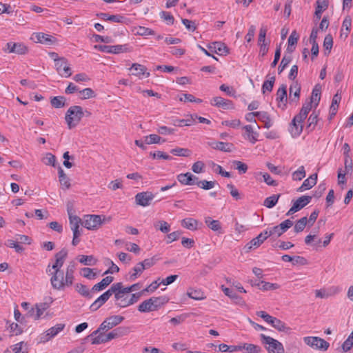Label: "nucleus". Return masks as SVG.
Returning a JSON list of instances; mask_svg holds the SVG:
<instances>
[{"instance_id": "35", "label": "nucleus", "mask_w": 353, "mask_h": 353, "mask_svg": "<svg viewBox=\"0 0 353 353\" xmlns=\"http://www.w3.org/2000/svg\"><path fill=\"white\" fill-rule=\"evenodd\" d=\"M138 310L141 312H150L156 311L150 298L145 300L141 304H139L138 306Z\"/></svg>"}, {"instance_id": "62", "label": "nucleus", "mask_w": 353, "mask_h": 353, "mask_svg": "<svg viewBox=\"0 0 353 353\" xmlns=\"http://www.w3.org/2000/svg\"><path fill=\"white\" fill-rule=\"evenodd\" d=\"M260 283L261 284L260 290L263 291L274 290L279 288V285L276 283H272L263 281H260Z\"/></svg>"}, {"instance_id": "30", "label": "nucleus", "mask_w": 353, "mask_h": 353, "mask_svg": "<svg viewBox=\"0 0 353 353\" xmlns=\"http://www.w3.org/2000/svg\"><path fill=\"white\" fill-rule=\"evenodd\" d=\"M114 278L111 276H108L103 278L99 283L95 284L92 290L94 292L101 291L108 286L112 281Z\"/></svg>"}, {"instance_id": "42", "label": "nucleus", "mask_w": 353, "mask_h": 353, "mask_svg": "<svg viewBox=\"0 0 353 353\" xmlns=\"http://www.w3.org/2000/svg\"><path fill=\"white\" fill-rule=\"evenodd\" d=\"M258 119L264 123V127L270 128L272 125V121L270 115L266 112H258Z\"/></svg>"}, {"instance_id": "64", "label": "nucleus", "mask_w": 353, "mask_h": 353, "mask_svg": "<svg viewBox=\"0 0 353 353\" xmlns=\"http://www.w3.org/2000/svg\"><path fill=\"white\" fill-rule=\"evenodd\" d=\"M93 270V269L89 268H83L81 270V274L86 279H94L96 277V274Z\"/></svg>"}, {"instance_id": "40", "label": "nucleus", "mask_w": 353, "mask_h": 353, "mask_svg": "<svg viewBox=\"0 0 353 353\" xmlns=\"http://www.w3.org/2000/svg\"><path fill=\"white\" fill-rule=\"evenodd\" d=\"M152 303L154 307L155 310H158L161 307H162L163 305L166 304L169 299L165 296H152L150 298Z\"/></svg>"}, {"instance_id": "26", "label": "nucleus", "mask_w": 353, "mask_h": 353, "mask_svg": "<svg viewBox=\"0 0 353 353\" xmlns=\"http://www.w3.org/2000/svg\"><path fill=\"white\" fill-rule=\"evenodd\" d=\"M303 121H299L298 119L297 121L295 120V117L293 118L290 125V132L293 137H299L301 133L303 131Z\"/></svg>"}, {"instance_id": "63", "label": "nucleus", "mask_w": 353, "mask_h": 353, "mask_svg": "<svg viewBox=\"0 0 353 353\" xmlns=\"http://www.w3.org/2000/svg\"><path fill=\"white\" fill-rule=\"evenodd\" d=\"M12 352L14 353H28V349L23 342H20L12 346Z\"/></svg>"}, {"instance_id": "24", "label": "nucleus", "mask_w": 353, "mask_h": 353, "mask_svg": "<svg viewBox=\"0 0 353 353\" xmlns=\"http://www.w3.org/2000/svg\"><path fill=\"white\" fill-rule=\"evenodd\" d=\"M243 129L245 130L243 137L250 143L254 144L258 141L259 133L254 130L251 125H246L243 126Z\"/></svg>"}, {"instance_id": "8", "label": "nucleus", "mask_w": 353, "mask_h": 353, "mask_svg": "<svg viewBox=\"0 0 353 353\" xmlns=\"http://www.w3.org/2000/svg\"><path fill=\"white\" fill-rule=\"evenodd\" d=\"M95 48L101 52L112 54H119L131 51L128 44L116 46L99 45L95 46Z\"/></svg>"}, {"instance_id": "21", "label": "nucleus", "mask_w": 353, "mask_h": 353, "mask_svg": "<svg viewBox=\"0 0 353 353\" xmlns=\"http://www.w3.org/2000/svg\"><path fill=\"white\" fill-rule=\"evenodd\" d=\"M177 180L180 183L185 185H193L196 184L199 178L190 172L181 173L177 175Z\"/></svg>"}, {"instance_id": "54", "label": "nucleus", "mask_w": 353, "mask_h": 353, "mask_svg": "<svg viewBox=\"0 0 353 353\" xmlns=\"http://www.w3.org/2000/svg\"><path fill=\"white\" fill-rule=\"evenodd\" d=\"M275 81V77H271L265 80L262 85V92L265 93L266 91L271 92L273 89Z\"/></svg>"}, {"instance_id": "45", "label": "nucleus", "mask_w": 353, "mask_h": 353, "mask_svg": "<svg viewBox=\"0 0 353 353\" xmlns=\"http://www.w3.org/2000/svg\"><path fill=\"white\" fill-rule=\"evenodd\" d=\"M76 270V263L74 262H71L70 264L67 266L65 269V274H66V280L68 281H73L74 280V274Z\"/></svg>"}, {"instance_id": "14", "label": "nucleus", "mask_w": 353, "mask_h": 353, "mask_svg": "<svg viewBox=\"0 0 353 353\" xmlns=\"http://www.w3.org/2000/svg\"><path fill=\"white\" fill-rule=\"evenodd\" d=\"M276 100L278 102L279 108H281L282 110H285L286 108L287 102L289 101V97L288 98L287 94L286 85L282 84L280 86L276 92Z\"/></svg>"}, {"instance_id": "5", "label": "nucleus", "mask_w": 353, "mask_h": 353, "mask_svg": "<svg viewBox=\"0 0 353 353\" xmlns=\"http://www.w3.org/2000/svg\"><path fill=\"white\" fill-rule=\"evenodd\" d=\"M260 336L263 343L266 345V349L269 353H284L283 346L279 341L263 334Z\"/></svg>"}, {"instance_id": "13", "label": "nucleus", "mask_w": 353, "mask_h": 353, "mask_svg": "<svg viewBox=\"0 0 353 353\" xmlns=\"http://www.w3.org/2000/svg\"><path fill=\"white\" fill-rule=\"evenodd\" d=\"M31 39L36 43L44 45H52L56 42V38L52 35L43 32H34L31 37Z\"/></svg>"}, {"instance_id": "12", "label": "nucleus", "mask_w": 353, "mask_h": 353, "mask_svg": "<svg viewBox=\"0 0 353 353\" xmlns=\"http://www.w3.org/2000/svg\"><path fill=\"white\" fill-rule=\"evenodd\" d=\"M312 200V196H301L296 201L293 202V205L291 208L286 213L287 216H290L293 214L294 213L301 210L305 206H306L308 203H310Z\"/></svg>"}, {"instance_id": "50", "label": "nucleus", "mask_w": 353, "mask_h": 353, "mask_svg": "<svg viewBox=\"0 0 353 353\" xmlns=\"http://www.w3.org/2000/svg\"><path fill=\"white\" fill-rule=\"evenodd\" d=\"M65 98L62 96L54 97L51 99V104L56 108H60L65 106Z\"/></svg>"}, {"instance_id": "25", "label": "nucleus", "mask_w": 353, "mask_h": 353, "mask_svg": "<svg viewBox=\"0 0 353 353\" xmlns=\"http://www.w3.org/2000/svg\"><path fill=\"white\" fill-rule=\"evenodd\" d=\"M209 49L219 55H226L229 53L228 47L221 42H214L208 46Z\"/></svg>"}, {"instance_id": "49", "label": "nucleus", "mask_w": 353, "mask_h": 353, "mask_svg": "<svg viewBox=\"0 0 353 353\" xmlns=\"http://www.w3.org/2000/svg\"><path fill=\"white\" fill-rule=\"evenodd\" d=\"M79 261L81 263L85 265H94L97 263V260L92 255H80Z\"/></svg>"}, {"instance_id": "58", "label": "nucleus", "mask_w": 353, "mask_h": 353, "mask_svg": "<svg viewBox=\"0 0 353 353\" xmlns=\"http://www.w3.org/2000/svg\"><path fill=\"white\" fill-rule=\"evenodd\" d=\"M270 324L279 331H285L286 329L285 323L276 317L273 318L272 323Z\"/></svg>"}, {"instance_id": "19", "label": "nucleus", "mask_w": 353, "mask_h": 353, "mask_svg": "<svg viewBox=\"0 0 353 353\" xmlns=\"http://www.w3.org/2000/svg\"><path fill=\"white\" fill-rule=\"evenodd\" d=\"M293 225V221L286 219L279 225L271 228L275 237H279Z\"/></svg>"}, {"instance_id": "34", "label": "nucleus", "mask_w": 353, "mask_h": 353, "mask_svg": "<svg viewBox=\"0 0 353 353\" xmlns=\"http://www.w3.org/2000/svg\"><path fill=\"white\" fill-rule=\"evenodd\" d=\"M221 289L224 294L233 300L236 303L240 304L243 302L241 297L237 295L233 290L226 288L224 285L221 286Z\"/></svg>"}, {"instance_id": "33", "label": "nucleus", "mask_w": 353, "mask_h": 353, "mask_svg": "<svg viewBox=\"0 0 353 353\" xmlns=\"http://www.w3.org/2000/svg\"><path fill=\"white\" fill-rule=\"evenodd\" d=\"M205 223L212 230L222 233L221 224L219 220H212L211 217L208 216L205 219Z\"/></svg>"}, {"instance_id": "22", "label": "nucleus", "mask_w": 353, "mask_h": 353, "mask_svg": "<svg viewBox=\"0 0 353 353\" xmlns=\"http://www.w3.org/2000/svg\"><path fill=\"white\" fill-rule=\"evenodd\" d=\"M68 255V251L65 249H62L61 251L55 254V262L52 265V269L54 272L61 270L65 259Z\"/></svg>"}, {"instance_id": "9", "label": "nucleus", "mask_w": 353, "mask_h": 353, "mask_svg": "<svg viewBox=\"0 0 353 353\" xmlns=\"http://www.w3.org/2000/svg\"><path fill=\"white\" fill-rule=\"evenodd\" d=\"M6 53H15L17 54H25L28 52V47L23 43L8 42L3 49Z\"/></svg>"}, {"instance_id": "60", "label": "nucleus", "mask_w": 353, "mask_h": 353, "mask_svg": "<svg viewBox=\"0 0 353 353\" xmlns=\"http://www.w3.org/2000/svg\"><path fill=\"white\" fill-rule=\"evenodd\" d=\"M70 224L71 230L79 229L81 223V219L77 216H70Z\"/></svg>"}, {"instance_id": "4", "label": "nucleus", "mask_w": 353, "mask_h": 353, "mask_svg": "<svg viewBox=\"0 0 353 353\" xmlns=\"http://www.w3.org/2000/svg\"><path fill=\"white\" fill-rule=\"evenodd\" d=\"M112 294L114 295L117 305L120 307H128V296L127 292L123 290L122 283H115L111 285V296Z\"/></svg>"}, {"instance_id": "48", "label": "nucleus", "mask_w": 353, "mask_h": 353, "mask_svg": "<svg viewBox=\"0 0 353 353\" xmlns=\"http://www.w3.org/2000/svg\"><path fill=\"white\" fill-rule=\"evenodd\" d=\"M170 153L178 157H189L191 151L188 148H176L170 150Z\"/></svg>"}, {"instance_id": "20", "label": "nucleus", "mask_w": 353, "mask_h": 353, "mask_svg": "<svg viewBox=\"0 0 353 353\" xmlns=\"http://www.w3.org/2000/svg\"><path fill=\"white\" fill-rule=\"evenodd\" d=\"M210 104L223 110L233 109L234 105L232 101L223 99L221 97H213L210 101Z\"/></svg>"}, {"instance_id": "15", "label": "nucleus", "mask_w": 353, "mask_h": 353, "mask_svg": "<svg viewBox=\"0 0 353 353\" xmlns=\"http://www.w3.org/2000/svg\"><path fill=\"white\" fill-rule=\"evenodd\" d=\"M289 103L296 105L299 101L301 94V85L297 81H294L289 89Z\"/></svg>"}, {"instance_id": "39", "label": "nucleus", "mask_w": 353, "mask_h": 353, "mask_svg": "<svg viewBox=\"0 0 353 353\" xmlns=\"http://www.w3.org/2000/svg\"><path fill=\"white\" fill-rule=\"evenodd\" d=\"M58 174L61 187L68 189L70 187V179L64 173L63 170L61 167H59L58 169Z\"/></svg>"}, {"instance_id": "36", "label": "nucleus", "mask_w": 353, "mask_h": 353, "mask_svg": "<svg viewBox=\"0 0 353 353\" xmlns=\"http://www.w3.org/2000/svg\"><path fill=\"white\" fill-rule=\"evenodd\" d=\"M299 39V34L294 30L290 35L288 41L287 51L292 52L295 50V45L296 44Z\"/></svg>"}, {"instance_id": "59", "label": "nucleus", "mask_w": 353, "mask_h": 353, "mask_svg": "<svg viewBox=\"0 0 353 353\" xmlns=\"http://www.w3.org/2000/svg\"><path fill=\"white\" fill-rule=\"evenodd\" d=\"M194 122V119H193V117L191 116L189 119H177L174 121V125L175 126L182 127V126H190L192 125Z\"/></svg>"}, {"instance_id": "47", "label": "nucleus", "mask_w": 353, "mask_h": 353, "mask_svg": "<svg viewBox=\"0 0 353 353\" xmlns=\"http://www.w3.org/2000/svg\"><path fill=\"white\" fill-rule=\"evenodd\" d=\"M279 197L280 194H273L272 196L267 197L264 200L263 205L268 208H272L276 204Z\"/></svg>"}, {"instance_id": "31", "label": "nucleus", "mask_w": 353, "mask_h": 353, "mask_svg": "<svg viewBox=\"0 0 353 353\" xmlns=\"http://www.w3.org/2000/svg\"><path fill=\"white\" fill-rule=\"evenodd\" d=\"M312 107V104L311 103H310V102L305 103L303 105L300 112L295 116V120L297 121L298 119H299V121H304L306 119L307 114L311 110Z\"/></svg>"}, {"instance_id": "55", "label": "nucleus", "mask_w": 353, "mask_h": 353, "mask_svg": "<svg viewBox=\"0 0 353 353\" xmlns=\"http://www.w3.org/2000/svg\"><path fill=\"white\" fill-rule=\"evenodd\" d=\"M305 176V170L303 165L300 166L297 170L294 171L292 177L294 181H301Z\"/></svg>"}, {"instance_id": "27", "label": "nucleus", "mask_w": 353, "mask_h": 353, "mask_svg": "<svg viewBox=\"0 0 353 353\" xmlns=\"http://www.w3.org/2000/svg\"><path fill=\"white\" fill-rule=\"evenodd\" d=\"M317 181V174H313L309 178L304 180L302 185L298 188L299 192H303L307 190L311 189L314 186Z\"/></svg>"}, {"instance_id": "44", "label": "nucleus", "mask_w": 353, "mask_h": 353, "mask_svg": "<svg viewBox=\"0 0 353 353\" xmlns=\"http://www.w3.org/2000/svg\"><path fill=\"white\" fill-rule=\"evenodd\" d=\"M263 237L261 234H259L256 237L252 239L249 243H247L246 247L248 250L253 248H256L259 247L264 242Z\"/></svg>"}, {"instance_id": "11", "label": "nucleus", "mask_w": 353, "mask_h": 353, "mask_svg": "<svg viewBox=\"0 0 353 353\" xmlns=\"http://www.w3.org/2000/svg\"><path fill=\"white\" fill-rule=\"evenodd\" d=\"M54 62L56 69L61 77L67 78L72 75L71 68L65 59H54Z\"/></svg>"}, {"instance_id": "37", "label": "nucleus", "mask_w": 353, "mask_h": 353, "mask_svg": "<svg viewBox=\"0 0 353 353\" xmlns=\"http://www.w3.org/2000/svg\"><path fill=\"white\" fill-rule=\"evenodd\" d=\"M181 225L190 230H196L198 226V221L192 218H185L181 221Z\"/></svg>"}, {"instance_id": "41", "label": "nucleus", "mask_w": 353, "mask_h": 353, "mask_svg": "<svg viewBox=\"0 0 353 353\" xmlns=\"http://www.w3.org/2000/svg\"><path fill=\"white\" fill-rule=\"evenodd\" d=\"M145 270L144 265L143 266L141 262L136 264V265L133 268L132 274H130L129 279L130 281L136 280Z\"/></svg>"}, {"instance_id": "56", "label": "nucleus", "mask_w": 353, "mask_h": 353, "mask_svg": "<svg viewBox=\"0 0 353 353\" xmlns=\"http://www.w3.org/2000/svg\"><path fill=\"white\" fill-rule=\"evenodd\" d=\"M307 219L306 216L302 217L296 221L294 225V231L296 233L302 232L306 226Z\"/></svg>"}, {"instance_id": "38", "label": "nucleus", "mask_w": 353, "mask_h": 353, "mask_svg": "<svg viewBox=\"0 0 353 353\" xmlns=\"http://www.w3.org/2000/svg\"><path fill=\"white\" fill-rule=\"evenodd\" d=\"M318 117L319 114L314 111L309 117L307 119V125L306 126V130L309 132H311L314 130L317 123H318Z\"/></svg>"}, {"instance_id": "53", "label": "nucleus", "mask_w": 353, "mask_h": 353, "mask_svg": "<svg viewBox=\"0 0 353 353\" xmlns=\"http://www.w3.org/2000/svg\"><path fill=\"white\" fill-rule=\"evenodd\" d=\"M188 295L194 300H203L205 298L204 293L201 290H190L188 292Z\"/></svg>"}, {"instance_id": "18", "label": "nucleus", "mask_w": 353, "mask_h": 353, "mask_svg": "<svg viewBox=\"0 0 353 353\" xmlns=\"http://www.w3.org/2000/svg\"><path fill=\"white\" fill-rule=\"evenodd\" d=\"M50 307L48 303H39L35 305V308L32 307L28 311V315L34 320L39 319L44 312Z\"/></svg>"}, {"instance_id": "6", "label": "nucleus", "mask_w": 353, "mask_h": 353, "mask_svg": "<svg viewBox=\"0 0 353 353\" xmlns=\"http://www.w3.org/2000/svg\"><path fill=\"white\" fill-rule=\"evenodd\" d=\"M123 320L124 317L119 315H114L106 318L100 325L99 328L92 332V336L97 334L100 331H107L112 329L120 324Z\"/></svg>"}, {"instance_id": "43", "label": "nucleus", "mask_w": 353, "mask_h": 353, "mask_svg": "<svg viewBox=\"0 0 353 353\" xmlns=\"http://www.w3.org/2000/svg\"><path fill=\"white\" fill-rule=\"evenodd\" d=\"M241 347V351L245 350L246 353H259L261 351L260 346L251 343H243Z\"/></svg>"}, {"instance_id": "1", "label": "nucleus", "mask_w": 353, "mask_h": 353, "mask_svg": "<svg viewBox=\"0 0 353 353\" xmlns=\"http://www.w3.org/2000/svg\"><path fill=\"white\" fill-rule=\"evenodd\" d=\"M46 272L52 275L50 283L54 290H64L66 288H69L73 284V281H68L66 280V274L63 271L60 270L51 272L50 265L48 266Z\"/></svg>"}, {"instance_id": "7", "label": "nucleus", "mask_w": 353, "mask_h": 353, "mask_svg": "<svg viewBox=\"0 0 353 353\" xmlns=\"http://www.w3.org/2000/svg\"><path fill=\"white\" fill-rule=\"evenodd\" d=\"M304 343L314 350L325 351L328 349L330 343L325 340L317 336H305Z\"/></svg>"}, {"instance_id": "61", "label": "nucleus", "mask_w": 353, "mask_h": 353, "mask_svg": "<svg viewBox=\"0 0 353 353\" xmlns=\"http://www.w3.org/2000/svg\"><path fill=\"white\" fill-rule=\"evenodd\" d=\"M196 185L203 189V190H210L212 188H213L215 185V181H206V180H203V181H199L198 180V182L196 183Z\"/></svg>"}, {"instance_id": "57", "label": "nucleus", "mask_w": 353, "mask_h": 353, "mask_svg": "<svg viewBox=\"0 0 353 353\" xmlns=\"http://www.w3.org/2000/svg\"><path fill=\"white\" fill-rule=\"evenodd\" d=\"M144 142L146 144H154V143H159L161 142V138L159 135L156 134H152L148 136H145L143 137Z\"/></svg>"}, {"instance_id": "2", "label": "nucleus", "mask_w": 353, "mask_h": 353, "mask_svg": "<svg viewBox=\"0 0 353 353\" xmlns=\"http://www.w3.org/2000/svg\"><path fill=\"white\" fill-rule=\"evenodd\" d=\"M83 115L84 113L81 106H71L68 110L65 117V119L68 124V128L72 129L76 127L83 118Z\"/></svg>"}, {"instance_id": "46", "label": "nucleus", "mask_w": 353, "mask_h": 353, "mask_svg": "<svg viewBox=\"0 0 353 353\" xmlns=\"http://www.w3.org/2000/svg\"><path fill=\"white\" fill-rule=\"evenodd\" d=\"M154 227L163 233H168L170 230V225L165 221H159L154 223Z\"/></svg>"}, {"instance_id": "3", "label": "nucleus", "mask_w": 353, "mask_h": 353, "mask_svg": "<svg viewBox=\"0 0 353 353\" xmlns=\"http://www.w3.org/2000/svg\"><path fill=\"white\" fill-rule=\"evenodd\" d=\"M122 335V328L118 327L113 330L112 332L105 334L101 331L96 335L92 336V333L88 336L91 339L92 344H101L107 343L114 339L119 337Z\"/></svg>"}, {"instance_id": "51", "label": "nucleus", "mask_w": 353, "mask_h": 353, "mask_svg": "<svg viewBox=\"0 0 353 353\" xmlns=\"http://www.w3.org/2000/svg\"><path fill=\"white\" fill-rule=\"evenodd\" d=\"M75 289L81 295L88 298L92 297L90 290L86 285L81 283H77L75 285Z\"/></svg>"}, {"instance_id": "29", "label": "nucleus", "mask_w": 353, "mask_h": 353, "mask_svg": "<svg viewBox=\"0 0 353 353\" xmlns=\"http://www.w3.org/2000/svg\"><path fill=\"white\" fill-rule=\"evenodd\" d=\"M352 26V19L350 16H347L342 24V28L341 30V38L346 39L348 37V34L350 32Z\"/></svg>"}, {"instance_id": "16", "label": "nucleus", "mask_w": 353, "mask_h": 353, "mask_svg": "<svg viewBox=\"0 0 353 353\" xmlns=\"http://www.w3.org/2000/svg\"><path fill=\"white\" fill-rule=\"evenodd\" d=\"M65 327L64 323H59L49 328L45 333L41 336V341L47 342L52 338L57 336L60 332H61Z\"/></svg>"}, {"instance_id": "10", "label": "nucleus", "mask_w": 353, "mask_h": 353, "mask_svg": "<svg viewBox=\"0 0 353 353\" xmlns=\"http://www.w3.org/2000/svg\"><path fill=\"white\" fill-rule=\"evenodd\" d=\"M103 223L101 216L90 214L85 216L83 226L88 230H97Z\"/></svg>"}, {"instance_id": "28", "label": "nucleus", "mask_w": 353, "mask_h": 353, "mask_svg": "<svg viewBox=\"0 0 353 353\" xmlns=\"http://www.w3.org/2000/svg\"><path fill=\"white\" fill-rule=\"evenodd\" d=\"M130 70L133 72L132 73V75L139 77L145 76V77H148L150 76V72H147V68L145 66L139 64V63H133L131 66Z\"/></svg>"}, {"instance_id": "32", "label": "nucleus", "mask_w": 353, "mask_h": 353, "mask_svg": "<svg viewBox=\"0 0 353 353\" xmlns=\"http://www.w3.org/2000/svg\"><path fill=\"white\" fill-rule=\"evenodd\" d=\"M321 86L320 84H316L312 90L310 101L312 104L314 103L315 107L319 105L321 100Z\"/></svg>"}, {"instance_id": "52", "label": "nucleus", "mask_w": 353, "mask_h": 353, "mask_svg": "<svg viewBox=\"0 0 353 353\" xmlns=\"http://www.w3.org/2000/svg\"><path fill=\"white\" fill-rule=\"evenodd\" d=\"M95 97V93L92 88H88L79 91V99L84 100Z\"/></svg>"}, {"instance_id": "17", "label": "nucleus", "mask_w": 353, "mask_h": 353, "mask_svg": "<svg viewBox=\"0 0 353 353\" xmlns=\"http://www.w3.org/2000/svg\"><path fill=\"white\" fill-rule=\"evenodd\" d=\"M154 197V194L150 192H142L136 194L135 202L139 205L146 207L150 204Z\"/></svg>"}, {"instance_id": "23", "label": "nucleus", "mask_w": 353, "mask_h": 353, "mask_svg": "<svg viewBox=\"0 0 353 353\" xmlns=\"http://www.w3.org/2000/svg\"><path fill=\"white\" fill-rule=\"evenodd\" d=\"M208 145L212 149L225 152H230L234 149V145L228 142L212 141L208 143Z\"/></svg>"}]
</instances>
